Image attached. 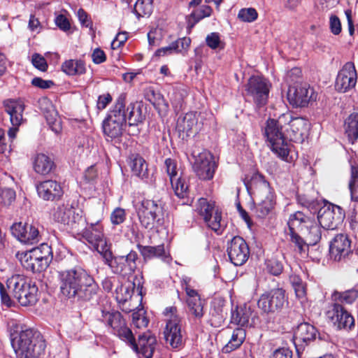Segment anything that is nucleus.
Here are the masks:
<instances>
[{"label":"nucleus","instance_id":"nucleus-1","mask_svg":"<svg viewBox=\"0 0 358 358\" xmlns=\"http://www.w3.org/2000/svg\"><path fill=\"white\" fill-rule=\"evenodd\" d=\"M59 278L61 293L69 299L90 301L99 290L94 277L79 266L59 272Z\"/></svg>","mask_w":358,"mask_h":358},{"label":"nucleus","instance_id":"nucleus-2","mask_svg":"<svg viewBox=\"0 0 358 358\" xmlns=\"http://www.w3.org/2000/svg\"><path fill=\"white\" fill-rule=\"evenodd\" d=\"M11 345L20 358H38L45 351V343L39 331L23 327L15 321L9 325Z\"/></svg>","mask_w":358,"mask_h":358},{"label":"nucleus","instance_id":"nucleus-3","mask_svg":"<svg viewBox=\"0 0 358 358\" xmlns=\"http://www.w3.org/2000/svg\"><path fill=\"white\" fill-rule=\"evenodd\" d=\"M287 117L282 114L277 120L269 118L266 121L264 134L271 150L282 160L291 162L292 157L289 155V145L285 137V122L287 121Z\"/></svg>","mask_w":358,"mask_h":358},{"label":"nucleus","instance_id":"nucleus-4","mask_svg":"<svg viewBox=\"0 0 358 358\" xmlns=\"http://www.w3.org/2000/svg\"><path fill=\"white\" fill-rule=\"evenodd\" d=\"M81 229L80 231H74L73 235L77 236L79 240L83 239L87 241L90 247L97 251L105 260H110L111 250L103 234L102 225L96 222L87 226L85 219V224Z\"/></svg>","mask_w":358,"mask_h":358},{"label":"nucleus","instance_id":"nucleus-5","mask_svg":"<svg viewBox=\"0 0 358 358\" xmlns=\"http://www.w3.org/2000/svg\"><path fill=\"white\" fill-rule=\"evenodd\" d=\"M250 187L255 196L259 200L256 206V214L259 217H266L275 205V196L269 183L260 174H255L252 178Z\"/></svg>","mask_w":358,"mask_h":358},{"label":"nucleus","instance_id":"nucleus-6","mask_svg":"<svg viewBox=\"0 0 358 358\" xmlns=\"http://www.w3.org/2000/svg\"><path fill=\"white\" fill-rule=\"evenodd\" d=\"M196 211L208 228L217 235L222 234L225 224L222 220V210L214 201L200 198L196 203Z\"/></svg>","mask_w":358,"mask_h":358},{"label":"nucleus","instance_id":"nucleus-7","mask_svg":"<svg viewBox=\"0 0 358 358\" xmlns=\"http://www.w3.org/2000/svg\"><path fill=\"white\" fill-rule=\"evenodd\" d=\"M31 282L20 274L11 275L6 280V285L0 282V298L1 303L10 308L15 305L22 292Z\"/></svg>","mask_w":358,"mask_h":358},{"label":"nucleus","instance_id":"nucleus-8","mask_svg":"<svg viewBox=\"0 0 358 358\" xmlns=\"http://www.w3.org/2000/svg\"><path fill=\"white\" fill-rule=\"evenodd\" d=\"M166 317V325L164 331L166 343L172 348H178L183 344V335L181 331V318L177 313L175 306L166 308L164 312Z\"/></svg>","mask_w":358,"mask_h":358},{"label":"nucleus","instance_id":"nucleus-9","mask_svg":"<svg viewBox=\"0 0 358 358\" xmlns=\"http://www.w3.org/2000/svg\"><path fill=\"white\" fill-rule=\"evenodd\" d=\"M137 214L141 225L152 229L155 222L164 215V203L161 199H143L137 208Z\"/></svg>","mask_w":358,"mask_h":358},{"label":"nucleus","instance_id":"nucleus-10","mask_svg":"<svg viewBox=\"0 0 358 358\" xmlns=\"http://www.w3.org/2000/svg\"><path fill=\"white\" fill-rule=\"evenodd\" d=\"M53 219L66 227V229L73 234L74 231H80L85 224V217L75 212L73 207L61 205L53 213Z\"/></svg>","mask_w":358,"mask_h":358},{"label":"nucleus","instance_id":"nucleus-11","mask_svg":"<svg viewBox=\"0 0 358 358\" xmlns=\"http://www.w3.org/2000/svg\"><path fill=\"white\" fill-rule=\"evenodd\" d=\"M325 315L327 320L338 330H350L355 327L353 316L341 303L330 304Z\"/></svg>","mask_w":358,"mask_h":358},{"label":"nucleus","instance_id":"nucleus-12","mask_svg":"<svg viewBox=\"0 0 358 358\" xmlns=\"http://www.w3.org/2000/svg\"><path fill=\"white\" fill-rule=\"evenodd\" d=\"M330 258L335 262H346L349 258L357 259L351 249V241L346 234H337L329 245Z\"/></svg>","mask_w":358,"mask_h":358},{"label":"nucleus","instance_id":"nucleus-13","mask_svg":"<svg viewBox=\"0 0 358 358\" xmlns=\"http://www.w3.org/2000/svg\"><path fill=\"white\" fill-rule=\"evenodd\" d=\"M285 302V291L282 288H274L260 296L257 306L263 313H271L280 310Z\"/></svg>","mask_w":358,"mask_h":358},{"label":"nucleus","instance_id":"nucleus-14","mask_svg":"<svg viewBox=\"0 0 358 358\" xmlns=\"http://www.w3.org/2000/svg\"><path fill=\"white\" fill-rule=\"evenodd\" d=\"M101 321L111 329V331L124 341H131L132 331L118 311H101Z\"/></svg>","mask_w":358,"mask_h":358},{"label":"nucleus","instance_id":"nucleus-15","mask_svg":"<svg viewBox=\"0 0 358 358\" xmlns=\"http://www.w3.org/2000/svg\"><path fill=\"white\" fill-rule=\"evenodd\" d=\"M246 95L251 97L255 103L261 107L267 102L269 86L268 82L262 77L253 76L250 78L245 85Z\"/></svg>","mask_w":358,"mask_h":358},{"label":"nucleus","instance_id":"nucleus-16","mask_svg":"<svg viewBox=\"0 0 358 358\" xmlns=\"http://www.w3.org/2000/svg\"><path fill=\"white\" fill-rule=\"evenodd\" d=\"M282 116H288L285 122V132L290 141L302 143L308 136L310 129L309 122L301 117H292L290 113H283Z\"/></svg>","mask_w":358,"mask_h":358},{"label":"nucleus","instance_id":"nucleus-17","mask_svg":"<svg viewBox=\"0 0 358 358\" xmlns=\"http://www.w3.org/2000/svg\"><path fill=\"white\" fill-rule=\"evenodd\" d=\"M344 218V210L340 206L332 204L320 208L317 215L319 224L327 230L336 229Z\"/></svg>","mask_w":358,"mask_h":358},{"label":"nucleus","instance_id":"nucleus-18","mask_svg":"<svg viewBox=\"0 0 358 358\" xmlns=\"http://www.w3.org/2000/svg\"><path fill=\"white\" fill-rule=\"evenodd\" d=\"M138 255L136 252L131 250L127 255L117 256L113 258L111 252V259L105 260L115 274L127 277L132 275L136 268V260Z\"/></svg>","mask_w":358,"mask_h":358},{"label":"nucleus","instance_id":"nucleus-19","mask_svg":"<svg viewBox=\"0 0 358 358\" xmlns=\"http://www.w3.org/2000/svg\"><path fill=\"white\" fill-rule=\"evenodd\" d=\"M315 98L313 89L306 83L289 86L287 99L294 107H305Z\"/></svg>","mask_w":358,"mask_h":358},{"label":"nucleus","instance_id":"nucleus-20","mask_svg":"<svg viewBox=\"0 0 358 358\" xmlns=\"http://www.w3.org/2000/svg\"><path fill=\"white\" fill-rule=\"evenodd\" d=\"M227 254L232 264L242 266L248 259L249 247L245 241L241 236H234L227 245Z\"/></svg>","mask_w":358,"mask_h":358},{"label":"nucleus","instance_id":"nucleus-21","mask_svg":"<svg viewBox=\"0 0 358 358\" xmlns=\"http://www.w3.org/2000/svg\"><path fill=\"white\" fill-rule=\"evenodd\" d=\"M10 231L13 236L24 243L34 244L41 239L37 224L15 222L11 226Z\"/></svg>","mask_w":358,"mask_h":358},{"label":"nucleus","instance_id":"nucleus-22","mask_svg":"<svg viewBox=\"0 0 358 358\" xmlns=\"http://www.w3.org/2000/svg\"><path fill=\"white\" fill-rule=\"evenodd\" d=\"M357 73L353 62H348L339 71L336 82L335 89L339 92H346L353 89L357 83Z\"/></svg>","mask_w":358,"mask_h":358},{"label":"nucleus","instance_id":"nucleus-23","mask_svg":"<svg viewBox=\"0 0 358 358\" xmlns=\"http://www.w3.org/2000/svg\"><path fill=\"white\" fill-rule=\"evenodd\" d=\"M138 354L140 358H152L157 344L156 337L150 332L139 335L138 343H136L133 334L131 341H126Z\"/></svg>","mask_w":358,"mask_h":358},{"label":"nucleus","instance_id":"nucleus-24","mask_svg":"<svg viewBox=\"0 0 358 358\" xmlns=\"http://www.w3.org/2000/svg\"><path fill=\"white\" fill-rule=\"evenodd\" d=\"M193 168L200 179H212L215 169V163L213 155L206 151L199 153L195 159Z\"/></svg>","mask_w":358,"mask_h":358},{"label":"nucleus","instance_id":"nucleus-25","mask_svg":"<svg viewBox=\"0 0 358 358\" xmlns=\"http://www.w3.org/2000/svg\"><path fill=\"white\" fill-rule=\"evenodd\" d=\"M317 335L315 327L308 322L299 324L294 333V343L298 352L314 341Z\"/></svg>","mask_w":358,"mask_h":358},{"label":"nucleus","instance_id":"nucleus-26","mask_svg":"<svg viewBox=\"0 0 358 358\" xmlns=\"http://www.w3.org/2000/svg\"><path fill=\"white\" fill-rule=\"evenodd\" d=\"M37 252V251L32 252L31 250L17 252L15 257L27 271L40 273L48 268V264H46V262L38 258Z\"/></svg>","mask_w":358,"mask_h":358},{"label":"nucleus","instance_id":"nucleus-27","mask_svg":"<svg viewBox=\"0 0 358 358\" xmlns=\"http://www.w3.org/2000/svg\"><path fill=\"white\" fill-rule=\"evenodd\" d=\"M36 190L39 197L45 201L58 200L64 194L60 183L52 180L40 182L36 186Z\"/></svg>","mask_w":358,"mask_h":358},{"label":"nucleus","instance_id":"nucleus-28","mask_svg":"<svg viewBox=\"0 0 358 358\" xmlns=\"http://www.w3.org/2000/svg\"><path fill=\"white\" fill-rule=\"evenodd\" d=\"M4 110L10 117L12 126H20L23 122L24 102L20 99H8L3 102Z\"/></svg>","mask_w":358,"mask_h":358},{"label":"nucleus","instance_id":"nucleus-29","mask_svg":"<svg viewBox=\"0 0 358 358\" xmlns=\"http://www.w3.org/2000/svg\"><path fill=\"white\" fill-rule=\"evenodd\" d=\"M137 248L145 260L158 258L166 264L172 262V257L169 251L165 250L164 244L157 246H144L138 244Z\"/></svg>","mask_w":358,"mask_h":358},{"label":"nucleus","instance_id":"nucleus-30","mask_svg":"<svg viewBox=\"0 0 358 358\" xmlns=\"http://www.w3.org/2000/svg\"><path fill=\"white\" fill-rule=\"evenodd\" d=\"M198 119L195 112H189L183 115L179 116L176 123V131L179 137L185 139L192 133L193 129L197 124Z\"/></svg>","mask_w":358,"mask_h":358},{"label":"nucleus","instance_id":"nucleus-31","mask_svg":"<svg viewBox=\"0 0 358 358\" xmlns=\"http://www.w3.org/2000/svg\"><path fill=\"white\" fill-rule=\"evenodd\" d=\"M105 120L127 126L125 97L123 95H121L117 98L115 104L110 110L107 117Z\"/></svg>","mask_w":358,"mask_h":358},{"label":"nucleus","instance_id":"nucleus-32","mask_svg":"<svg viewBox=\"0 0 358 358\" xmlns=\"http://www.w3.org/2000/svg\"><path fill=\"white\" fill-rule=\"evenodd\" d=\"M129 166L134 175L145 182L148 181L150 174L148 164L141 156L132 155L130 157Z\"/></svg>","mask_w":358,"mask_h":358},{"label":"nucleus","instance_id":"nucleus-33","mask_svg":"<svg viewBox=\"0 0 358 358\" xmlns=\"http://www.w3.org/2000/svg\"><path fill=\"white\" fill-rule=\"evenodd\" d=\"M322 228L315 221L310 219L306 224L302 232L305 237L307 244L314 245L317 244L322 238Z\"/></svg>","mask_w":358,"mask_h":358},{"label":"nucleus","instance_id":"nucleus-34","mask_svg":"<svg viewBox=\"0 0 358 358\" xmlns=\"http://www.w3.org/2000/svg\"><path fill=\"white\" fill-rule=\"evenodd\" d=\"M172 188L176 196L181 199L182 205H187L192 203V199L189 196L188 186L186 184L185 178L181 175L171 182Z\"/></svg>","mask_w":358,"mask_h":358},{"label":"nucleus","instance_id":"nucleus-35","mask_svg":"<svg viewBox=\"0 0 358 358\" xmlns=\"http://www.w3.org/2000/svg\"><path fill=\"white\" fill-rule=\"evenodd\" d=\"M188 94L187 87L183 85L175 86L170 93V101L175 112L182 110L185 105V99Z\"/></svg>","mask_w":358,"mask_h":358},{"label":"nucleus","instance_id":"nucleus-36","mask_svg":"<svg viewBox=\"0 0 358 358\" xmlns=\"http://www.w3.org/2000/svg\"><path fill=\"white\" fill-rule=\"evenodd\" d=\"M358 298V285L344 292L334 291L331 294L333 303L352 304Z\"/></svg>","mask_w":358,"mask_h":358},{"label":"nucleus","instance_id":"nucleus-37","mask_svg":"<svg viewBox=\"0 0 358 358\" xmlns=\"http://www.w3.org/2000/svg\"><path fill=\"white\" fill-rule=\"evenodd\" d=\"M62 70L70 76H80L85 73V63L81 59L66 60L62 64Z\"/></svg>","mask_w":358,"mask_h":358},{"label":"nucleus","instance_id":"nucleus-38","mask_svg":"<svg viewBox=\"0 0 358 358\" xmlns=\"http://www.w3.org/2000/svg\"><path fill=\"white\" fill-rule=\"evenodd\" d=\"M38 287L31 282L17 298V301L22 306H33L38 301Z\"/></svg>","mask_w":358,"mask_h":358},{"label":"nucleus","instance_id":"nucleus-39","mask_svg":"<svg viewBox=\"0 0 358 358\" xmlns=\"http://www.w3.org/2000/svg\"><path fill=\"white\" fill-rule=\"evenodd\" d=\"M246 336L245 330L243 328H237L234 330L229 342L223 347L222 352H231L238 348L244 342Z\"/></svg>","mask_w":358,"mask_h":358},{"label":"nucleus","instance_id":"nucleus-40","mask_svg":"<svg viewBox=\"0 0 358 358\" xmlns=\"http://www.w3.org/2000/svg\"><path fill=\"white\" fill-rule=\"evenodd\" d=\"M54 166L53 161L45 154H38L34 161V171L42 175L49 173Z\"/></svg>","mask_w":358,"mask_h":358},{"label":"nucleus","instance_id":"nucleus-41","mask_svg":"<svg viewBox=\"0 0 358 358\" xmlns=\"http://www.w3.org/2000/svg\"><path fill=\"white\" fill-rule=\"evenodd\" d=\"M309 220L310 218L305 215L302 212H295L290 215L287 222L288 231L303 232L304 228L306 227L308 221Z\"/></svg>","mask_w":358,"mask_h":358},{"label":"nucleus","instance_id":"nucleus-42","mask_svg":"<svg viewBox=\"0 0 358 358\" xmlns=\"http://www.w3.org/2000/svg\"><path fill=\"white\" fill-rule=\"evenodd\" d=\"M125 127L126 125L107 120H104L102 124L104 135L110 140L119 139L122 136Z\"/></svg>","mask_w":358,"mask_h":358},{"label":"nucleus","instance_id":"nucleus-43","mask_svg":"<svg viewBox=\"0 0 358 358\" xmlns=\"http://www.w3.org/2000/svg\"><path fill=\"white\" fill-rule=\"evenodd\" d=\"M44 116L52 131L59 134L62 131L61 118L52 105L45 111Z\"/></svg>","mask_w":358,"mask_h":358},{"label":"nucleus","instance_id":"nucleus-44","mask_svg":"<svg viewBox=\"0 0 358 358\" xmlns=\"http://www.w3.org/2000/svg\"><path fill=\"white\" fill-rule=\"evenodd\" d=\"M251 317V310L246 307H240L232 312L231 322L238 326L240 328L248 327Z\"/></svg>","mask_w":358,"mask_h":358},{"label":"nucleus","instance_id":"nucleus-45","mask_svg":"<svg viewBox=\"0 0 358 358\" xmlns=\"http://www.w3.org/2000/svg\"><path fill=\"white\" fill-rule=\"evenodd\" d=\"M345 130L352 141L358 138V113L350 114L345 121Z\"/></svg>","mask_w":358,"mask_h":358},{"label":"nucleus","instance_id":"nucleus-46","mask_svg":"<svg viewBox=\"0 0 358 358\" xmlns=\"http://www.w3.org/2000/svg\"><path fill=\"white\" fill-rule=\"evenodd\" d=\"M127 112L128 113L127 120H128V125L129 127L137 126L139 123L143 122V117L142 115L141 108L138 106H136V104L130 103L127 108Z\"/></svg>","mask_w":358,"mask_h":358},{"label":"nucleus","instance_id":"nucleus-47","mask_svg":"<svg viewBox=\"0 0 358 358\" xmlns=\"http://www.w3.org/2000/svg\"><path fill=\"white\" fill-rule=\"evenodd\" d=\"M153 10L152 0H138L134 8V11L138 18L149 17Z\"/></svg>","mask_w":358,"mask_h":358},{"label":"nucleus","instance_id":"nucleus-48","mask_svg":"<svg viewBox=\"0 0 358 358\" xmlns=\"http://www.w3.org/2000/svg\"><path fill=\"white\" fill-rule=\"evenodd\" d=\"M186 303L188 313L196 320H200L204 314V301L201 300V299H197L196 300H186Z\"/></svg>","mask_w":358,"mask_h":358},{"label":"nucleus","instance_id":"nucleus-49","mask_svg":"<svg viewBox=\"0 0 358 358\" xmlns=\"http://www.w3.org/2000/svg\"><path fill=\"white\" fill-rule=\"evenodd\" d=\"M32 252L37 251L40 259L46 262L48 266L52 259V251L51 247L48 243H42L39 247L31 250Z\"/></svg>","mask_w":358,"mask_h":358},{"label":"nucleus","instance_id":"nucleus-50","mask_svg":"<svg viewBox=\"0 0 358 358\" xmlns=\"http://www.w3.org/2000/svg\"><path fill=\"white\" fill-rule=\"evenodd\" d=\"M299 231H286V235L289 237V241L297 248L298 252L302 253L307 243L306 241L299 236Z\"/></svg>","mask_w":358,"mask_h":358},{"label":"nucleus","instance_id":"nucleus-51","mask_svg":"<svg viewBox=\"0 0 358 358\" xmlns=\"http://www.w3.org/2000/svg\"><path fill=\"white\" fill-rule=\"evenodd\" d=\"M352 179L349 187L353 201H358V164L352 166Z\"/></svg>","mask_w":358,"mask_h":358},{"label":"nucleus","instance_id":"nucleus-52","mask_svg":"<svg viewBox=\"0 0 358 358\" xmlns=\"http://www.w3.org/2000/svg\"><path fill=\"white\" fill-rule=\"evenodd\" d=\"M266 271L273 275L278 276L283 271V265L281 261L271 258L266 262Z\"/></svg>","mask_w":358,"mask_h":358},{"label":"nucleus","instance_id":"nucleus-53","mask_svg":"<svg viewBox=\"0 0 358 358\" xmlns=\"http://www.w3.org/2000/svg\"><path fill=\"white\" fill-rule=\"evenodd\" d=\"M164 169L169 176L170 182L174 181V179L180 176L177 169V163L173 159L167 158L165 159Z\"/></svg>","mask_w":358,"mask_h":358},{"label":"nucleus","instance_id":"nucleus-54","mask_svg":"<svg viewBox=\"0 0 358 358\" xmlns=\"http://www.w3.org/2000/svg\"><path fill=\"white\" fill-rule=\"evenodd\" d=\"M258 17L257 10L252 8H242L239 10L238 17L243 22H252Z\"/></svg>","mask_w":358,"mask_h":358},{"label":"nucleus","instance_id":"nucleus-55","mask_svg":"<svg viewBox=\"0 0 358 358\" xmlns=\"http://www.w3.org/2000/svg\"><path fill=\"white\" fill-rule=\"evenodd\" d=\"M190 43L191 39L189 37L180 38L171 43L172 48L174 49V52L177 53L187 52L189 48Z\"/></svg>","mask_w":358,"mask_h":358},{"label":"nucleus","instance_id":"nucleus-56","mask_svg":"<svg viewBox=\"0 0 358 358\" xmlns=\"http://www.w3.org/2000/svg\"><path fill=\"white\" fill-rule=\"evenodd\" d=\"M15 199V192L10 188H5L0 191V203L5 206H10Z\"/></svg>","mask_w":358,"mask_h":358},{"label":"nucleus","instance_id":"nucleus-57","mask_svg":"<svg viewBox=\"0 0 358 358\" xmlns=\"http://www.w3.org/2000/svg\"><path fill=\"white\" fill-rule=\"evenodd\" d=\"M132 322L138 329L146 327L149 323V320L144 315L143 310L134 311L132 313Z\"/></svg>","mask_w":358,"mask_h":358},{"label":"nucleus","instance_id":"nucleus-58","mask_svg":"<svg viewBox=\"0 0 358 358\" xmlns=\"http://www.w3.org/2000/svg\"><path fill=\"white\" fill-rule=\"evenodd\" d=\"M211 13L212 8L209 6L203 5L201 8L192 11L190 17L193 18L195 22H197L204 17H209Z\"/></svg>","mask_w":358,"mask_h":358},{"label":"nucleus","instance_id":"nucleus-59","mask_svg":"<svg viewBox=\"0 0 358 358\" xmlns=\"http://www.w3.org/2000/svg\"><path fill=\"white\" fill-rule=\"evenodd\" d=\"M206 42L207 45L213 50L224 48L218 33L213 32L208 34L206 38Z\"/></svg>","mask_w":358,"mask_h":358},{"label":"nucleus","instance_id":"nucleus-60","mask_svg":"<svg viewBox=\"0 0 358 358\" xmlns=\"http://www.w3.org/2000/svg\"><path fill=\"white\" fill-rule=\"evenodd\" d=\"M189 280L188 278H183L182 280V287L185 289L187 296L186 300H196L197 299H201L198 292L189 286Z\"/></svg>","mask_w":358,"mask_h":358},{"label":"nucleus","instance_id":"nucleus-61","mask_svg":"<svg viewBox=\"0 0 358 358\" xmlns=\"http://www.w3.org/2000/svg\"><path fill=\"white\" fill-rule=\"evenodd\" d=\"M148 39L150 46L155 47L159 45L162 39V30L158 29L150 30L148 34Z\"/></svg>","mask_w":358,"mask_h":358},{"label":"nucleus","instance_id":"nucleus-62","mask_svg":"<svg viewBox=\"0 0 358 358\" xmlns=\"http://www.w3.org/2000/svg\"><path fill=\"white\" fill-rule=\"evenodd\" d=\"M31 63L35 68L41 71H46L48 64L45 59L38 53H34L31 57Z\"/></svg>","mask_w":358,"mask_h":358},{"label":"nucleus","instance_id":"nucleus-63","mask_svg":"<svg viewBox=\"0 0 358 358\" xmlns=\"http://www.w3.org/2000/svg\"><path fill=\"white\" fill-rule=\"evenodd\" d=\"M126 218L124 209L116 208L110 215V220L113 224L117 225L122 224Z\"/></svg>","mask_w":358,"mask_h":358},{"label":"nucleus","instance_id":"nucleus-64","mask_svg":"<svg viewBox=\"0 0 358 358\" xmlns=\"http://www.w3.org/2000/svg\"><path fill=\"white\" fill-rule=\"evenodd\" d=\"M301 70L298 67H294L287 71L285 80L287 83L290 85L292 84L297 83L298 80L301 78Z\"/></svg>","mask_w":358,"mask_h":358}]
</instances>
